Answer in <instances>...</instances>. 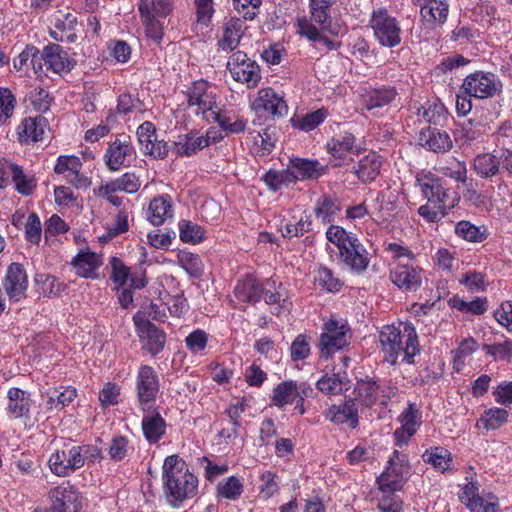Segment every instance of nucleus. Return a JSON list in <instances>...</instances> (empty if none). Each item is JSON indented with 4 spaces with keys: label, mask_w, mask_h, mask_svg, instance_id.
<instances>
[{
    "label": "nucleus",
    "mask_w": 512,
    "mask_h": 512,
    "mask_svg": "<svg viewBox=\"0 0 512 512\" xmlns=\"http://www.w3.org/2000/svg\"><path fill=\"white\" fill-rule=\"evenodd\" d=\"M416 183L428 201L419 207L418 213L429 222L440 220L459 202L458 194L442 178L430 171H419L416 174Z\"/></svg>",
    "instance_id": "1"
},
{
    "label": "nucleus",
    "mask_w": 512,
    "mask_h": 512,
    "mask_svg": "<svg viewBox=\"0 0 512 512\" xmlns=\"http://www.w3.org/2000/svg\"><path fill=\"white\" fill-rule=\"evenodd\" d=\"M379 343L385 361L391 365L396 364L400 355L411 364L420 352L417 332L411 322L399 321L383 326L379 331Z\"/></svg>",
    "instance_id": "2"
},
{
    "label": "nucleus",
    "mask_w": 512,
    "mask_h": 512,
    "mask_svg": "<svg viewBox=\"0 0 512 512\" xmlns=\"http://www.w3.org/2000/svg\"><path fill=\"white\" fill-rule=\"evenodd\" d=\"M162 480L168 503L180 507L187 499L196 496L198 478L189 471L178 455L165 458L162 466Z\"/></svg>",
    "instance_id": "3"
},
{
    "label": "nucleus",
    "mask_w": 512,
    "mask_h": 512,
    "mask_svg": "<svg viewBox=\"0 0 512 512\" xmlns=\"http://www.w3.org/2000/svg\"><path fill=\"white\" fill-rule=\"evenodd\" d=\"M101 458V449L95 445H65L51 453L48 466L55 476L68 477L85 464H95Z\"/></svg>",
    "instance_id": "4"
},
{
    "label": "nucleus",
    "mask_w": 512,
    "mask_h": 512,
    "mask_svg": "<svg viewBox=\"0 0 512 512\" xmlns=\"http://www.w3.org/2000/svg\"><path fill=\"white\" fill-rule=\"evenodd\" d=\"M355 400L366 407L380 405L387 407L389 402L396 397L398 389L389 381H378L373 377L366 376L356 383Z\"/></svg>",
    "instance_id": "5"
},
{
    "label": "nucleus",
    "mask_w": 512,
    "mask_h": 512,
    "mask_svg": "<svg viewBox=\"0 0 512 512\" xmlns=\"http://www.w3.org/2000/svg\"><path fill=\"white\" fill-rule=\"evenodd\" d=\"M223 139L222 131L216 127H209L205 132L193 129L180 134L173 141L171 150L178 156L190 157L202 149L220 142Z\"/></svg>",
    "instance_id": "6"
},
{
    "label": "nucleus",
    "mask_w": 512,
    "mask_h": 512,
    "mask_svg": "<svg viewBox=\"0 0 512 512\" xmlns=\"http://www.w3.org/2000/svg\"><path fill=\"white\" fill-rule=\"evenodd\" d=\"M189 109L206 122H212L219 108L217 95L205 80L195 81L186 92Z\"/></svg>",
    "instance_id": "7"
},
{
    "label": "nucleus",
    "mask_w": 512,
    "mask_h": 512,
    "mask_svg": "<svg viewBox=\"0 0 512 512\" xmlns=\"http://www.w3.org/2000/svg\"><path fill=\"white\" fill-rule=\"evenodd\" d=\"M370 27L380 45L392 48L401 42V27L398 20L385 8L372 11Z\"/></svg>",
    "instance_id": "8"
},
{
    "label": "nucleus",
    "mask_w": 512,
    "mask_h": 512,
    "mask_svg": "<svg viewBox=\"0 0 512 512\" xmlns=\"http://www.w3.org/2000/svg\"><path fill=\"white\" fill-rule=\"evenodd\" d=\"M409 476L410 464L407 454L395 450L389 457L383 472L377 477L376 482L378 488L402 490Z\"/></svg>",
    "instance_id": "9"
},
{
    "label": "nucleus",
    "mask_w": 512,
    "mask_h": 512,
    "mask_svg": "<svg viewBox=\"0 0 512 512\" xmlns=\"http://www.w3.org/2000/svg\"><path fill=\"white\" fill-rule=\"evenodd\" d=\"M350 328L346 321L330 319L324 323L320 335V355L329 358L349 344Z\"/></svg>",
    "instance_id": "10"
},
{
    "label": "nucleus",
    "mask_w": 512,
    "mask_h": 512,
    "mask_svg": "<svg viewBox=\"0 0 512 512\" xmlns=\"http://www.w3.org/2000/svg\"><path fill=\"white\" fill-rule=\"evenodd\" d=\"M250 108L257 117L265 119L283 118L288 114V105L284 96L270 87L257 91Z\"/></svg>",
    "instance_id": "11"
},
{
    "label": "nucleus",
    "mask_w": 512,
    "mask_h": 512,
    "mask_svg": "<svg viewBox=\"0 0 512 512\" xmlns=\"http://www.w3.org/2000/svg\"><path fill=\"white\" fill-rule=\"evenodd\" d=\"M502 83L497 75L491 72L476 71L467 75L461 85L464 93L477 99L493 97L501 91Z\"/></svg>",
    "instance_id": "12"
},
{
    "label": "nucleus",
    "mask_w": 512,
    "mask_h": 512,
    "mask_svg": "<svg viewBox=\"0 0 512 512\" xmlns=\"http://www.w3.org/2000/svg\"><path fill=\"white\" fill-rule=\"evenodd\" d=\"M135 389L139 405L146 412L155 402L160 390V379L153 367L149 365L139 367Z\"/></svg>",
    "instance_id": "13"
},
{
    "label": "nucleus",
    "mask_w": 512,
    "mask_h": 512,
    "mask_svg": "<svg viewBox=\"0 0 512 512\" xmlns=\"http://www.w3.org/2000/svg\"><path fill=\"white\" fill-rule=\"evenodd\" d=\"M227 69L235 81L246 84L248 88H254L260 82L258 64L248 58L244 52H234L228 59Z\"/></svg>",
    "instance_id": "14"
},
{
    "label": "nucleus",
    "mask_w": 512,
    "mask_h": 512,
    "mask_svg": "<svg viewBox=\"0 0 512 512\" xmlns=\"http://www.w3.org/2000/svg\"><path fill=\"white\" fill-rule=\"evenodd\" d=\"M133 322L142 348L152 356L159 354L166 342L165 333L145 319L143 314L136 313L133 316Z\"/></svg>",
    "instance_id": "15"
},
{
    "label": "nucleus",
    "mask_w": 512,
    "mask_h": 512,
    "mask_svg": "<svg viewBox=\"0 0 512 512\" xmlns=\"http://www.w3.org/2000/svg\"><path fill=\"white\" fill-rule=\"evenodd\" d=\"M312 392V387L306 382L282 381L272 391L271 404L283 408L297 399L304 400V398L310 397Z\"/></svg>",
    "instance_id": "16"
},
{
    "label": "nucleus",
    "mask_w": 512,
    "mask_h": 512,
    "mask_svg": "<svg viewBox=\"0 0 512 512\" xmlns=\"http://www.w3.org/2000/svg\"><path fill=\"white\" fill-rule=\"evenodd\" d=\"M3 288L9 300L19 302L26 297L28 276L20 263H11L2 281Z\"/></svg>",
    "instance_id": "17"
},
{
    "label": "nucleus",
    "mask_w": 512,
    "mask_h": 512,
    "mask_svg": "<svg viewBox=\"0 0 512 512\" xmlns=\"http://www.w3.org/2000/svg\"><path fill=\"white\" fill-rule=\"evenodd\" d=\"M423 270L413 263H395L390 271V279L399 289L411 292L422 285Z\"/></svg>",
    "instance_id": "18"
},
{
    "label": "nucleus",
    "mask_w": 512,
    "mask_h": 512,
    "mask_svg": "<svg viewBox=\"0 0 512 512\" xmlns=\"http://www.w3.org/2000/svg\"><path fill=\"white\" fill-rule=\"evenodd\" d=\"M401 426L394 433L396 445H406L422 423V412L416 403H409L398 416Z\"/></svg>",
    "instance_id": "19"
},
{
    "label": "nucleus",
    "mask_w": 512,
    "mask_h": 512,
    "mask_svg": "<svg viewBox=\"0 0 512 512\" xmlns=\"http://www.w3.org/2000/svg\"><path fill=\"white\" fill-rule=\"evenodd\" d=\"M48 498L61 512H79L82 507L80 492L69 482L50 489Z\"/></svg>",
    "instance_id": "20"
},
{
    "label": "nucleus",
    "mask_w": 512,
    "mask_h": 512,
    "mask_svg": "<svg viewBox=\"0 0 512 512\" xmlns=\"http://www.w3.org/2000/svg\"><path fill=\"white\" fill-rule=\"evenodd\" d=\"M137 137L144 154L156 159H163L168 155L169 146L164 140H157L153 123L143 122L137 129Z\"/></svg>",
    "instance_id": "21"
},
{
    "label": "nucleus",
    "mask_w": 512,
    "mask_h": 512,
    "mask_svg": "<svg viewBox=\"0 0 512 512\" xmlns=\"http://www.w3.org/2000/svg\"><path fill=\"white\" fill-rule=\"evenodd\" d=\"M82 169L81 160L73 155L59 156L54 171L64 175L65 179L77 189H87L91 180L80 173Z\"/></svg>",
    "instance_id": "22"
},
{
    "label": "nucleus",
    "mask_w": 512,
    "mask_h": 512,
    "mask_svg": "<svg viewBox=\"0 0 512 512\" xmlns=\"http://www.w3.org/2000/svg\"><path fill=\"white\" fill-rule=\"evenodd\" d=\"M39 60L44 61L46 70L52 73L62 75L70 72L74 67V62L68 56L67 52L57 44L48 45L43 49Z\"/></svg>",
    "instance_id": "23"
},
{
    "label": "nucleus",
    "mask_w": 512,
    "mask_h": 512,
    "mask_svg": "<svg viewBox=\"0 0 512 512\" xmlns=\"http://www.w3.org/2000/svg\"><path fill=\"white\" fill-rule=\"evenodd\" d=\"M72 266L75 274L86 279H99L100 268L103 265L101 254L91 250H81L72 260Z\"/></svg>",
    "instance_id": "24"
},
{
    "label": "nucleus",
    "mask_w": 512,
    "mask_h": 512,
    "mask_svg": "<svg viewBox=\"0 0 512 512\" xmlns=\"http://www.w3.org/2000/svg\"><path fill=\"white\" fill-rule=\"evenodd\" d=\"M327 420L341 425L348 424L352 429L359 424L358 408L354 399H347L339 404L329 406L324 413Z\"/></svg>",
    "instance_id": "25"
},
{
    "label": "nucleus",
    "mask_w": 512,
    "mask_h": 512,
    "mask_svg": "<svg viewBox=\"0 0 512 512\" xmlns=\"http://www.w3.org/2000/svg\"><path fill=\"white\" fill-rule=\"evenodd\" d=\"M52 24L49 35L55 41L66 43L76 41L77 19L73 14L58 12L54 15Z\"/></svg>",
    "instance_id": "26"
},
{
    "label": "nucleus",
    "mask_w": 512,
    "mask_h": 512,
    "mask_svg": "<svg viewBox=\"0 0 512 512\" xmlns=\"http://www.w3.org/2000/svg\"><path fill=\"white\" fill-rule=\"evenodd\" d=\"M420 9V16L431 26H441L448 18L449 4L446 0H414Z\"/></svg>",
    "instance_id": "27"
},
{
    "label": "nucleus",
    "mask_w": 512,
    "mask_h": 512,
    "mask_svg": "<svg viewBox=\"0 0 512 512\" xmlns=\"http://www.w3.org/2000/svg\"><path fill=\"white\" fill-rule=\"evenodd\" d=\"M352 246H348L338 255L340 262L351 271L361 273L369 265V257L366 248L358 238L352 239Z\"/></svg>",
    "instance_id": "28"
},
{
    "label": "nucleus",
    "mask_w": 512,
    "mask_h": 512,
    "mask_svg": "<svg viewBox=\"0 0 512 512\" xmlns=\"http://www.w3.org/2000/svg\"><path fill=\"white\" fill-rule=\"evenodd\" d=\"M326 146L328 153L338 161L335 165H341L349 153H359L356 138L349 132L333 137Z\"/></svg>",
    "instance_id": "29"
},
{
    "label": "nucleus",
    "mask_w": 512,
    "mask_h": 512,
    "mask_svg": "<svg viewBox=\"0 0 512 512\" xmlns=\"http://www.w3.org/2000/svg\"><path fill=\"white\" fill-rule=\"evenodd\" d=\"M174 209L172 199L169 195L163 194L155 197L148 205L146 211L147 220L154 226H159L173 218Z\"/></svg>",
    "instance_id": "30"
},
{
    "label": "nucleus",
    "mask_w": 512,
    "mask_h": 512,
    "mask_svg": "<svg viewBox=\"0 0 512 512\" xmlns=\"http://www.w3.org/2000/svg\"><path fill=\"white\" fill-rule=\"evenodd\" d=\"M134 147L128 140L116 139L107 148L105 163L110 170L116 171L126 165L128 157L134 154Z\"/></svg>",
    "instance_id": "31"
},
{
    "label": "nucleus",
    "mask_w": 512,
    "mask_h": 512,
    "mask_svg": "<svg viewBox=\"0 0 512 512\" xmlns=\"http://www.w3.org/2000/svg\"><path fill=\"white\" fill-rule=\"evenodd\" d=\"M382 158L376 152H369L353 166V173L362 183L375 181L380 173Z\"/></svg>",
    "instance_id": "32"
},
{
    "label": "nucleus",
    "mask_w": 512,
    "mask_h": 512,
    "mask_svg": "<svg viewBox=\"0 0 512 512\" xmlns=\"http://www.w3.org/2000/svg\"><path fill=\"white\" fill-rule=\"evenodd\" d=\"M393 87H383L366 91L362 96L364 108L372 115H378V110L389 105L396 97Z\"/></svg>",
    "instance_id": "33"
},
{
    "label": "nucleus",
    "mask_w": 512,
    "mask_h": 512,
    "mask_svg": "<svg viewBox=\"0 0 512 512\" xmlns=\"http://www.w3.org/2000/svg\"><path fill=\"white\" fill-rule=\"evenodd\" d=\"M472 169L481 179H491L501 172V156L490 152L476 155L472 161Z\"/></svg>",
    "instance_id": "34"
},
{
    "label": "nucleus",
    "mask_w": 512,
    "mask_h": 512,
    "mask_svg": "<svg viewBox=\"0 0 512 512\" xmlns=\"http://www.w3.org/2000/svg\"><path fill=\"white\" fill-rule=\"evenodd\" d=\"M288 167L294 172L295 182L297 180L318 178L325 173V167L318 160L294 158L290 160Z\"/></svg>",
    "instance_id": "35"
},
{
    "label": "nucleus",
    "mask_w": 512,
    "mask_h": 512,
    "mask_svg": "<svg viewBox=\"0 0 512 512\" xmlns=\"http://www.w3.org/2000/svg\"><path fill=\"white\" fill-rule=\"evenodd\" d=\"M268 305H276V309L287 308V293L281 282L268 278L261 283L260 298Z\"/></svg>",
    "instance_id": "36"
},
{
    "label": "nucleus",
    "mask_w": 512,
    "mask_h": 512,
    "mask_svg": "<svg viewBox=\"0 0 512 512\" xmlns=\"http://www.w3.org/2000/svg\"><path fill=\"white\" fill-rule=\"evenodd\" d=\"M420 141L424 148L435 153H446L453 147L450 135L446 131L437 129L422 132Z\"/></svg>",
    "instance_id": "37"
},
{
    "label": "nucleus",
    "mask_w": 512,
    "mask_h": 512,
    "mask_svg": "<svg viewBox=\"0 0 512 512\" xmlns=\"http://www.w3.org/2000/svg\"><path fill=\"white\" fill-rule=\"evenodd\" d=\"M142 431L150 444L157 443L166 432V422L159 412H147L142 419Z\"/></svg>",
    "instance_id": "38"
},
{
    "label": "nucleus",
    "mask_w": 512,
    "mask_h": 512,
    "mask_svg": "<svg viewBox=\"0 0 512 512\" xmlns=\"http://www.w3.org/2000/svg\"><path fill=\"white\" fill-rule=\"evenodd\" d=\"M396 196L389 191H381L377 194L373 214L378 223H387L396 213Z\"/></svg>",
    "instance_id": "39"
},
{
    "label": "nucleus",
    "mask_w": 512,
    "mask_h": 512,
    "mask_svg": "<svg viewBox=\"0 0 512 512\" xmlns=\"http://www.w3.org/2000/svg\"><path fill=\"white\" fill-rule=\"evenodd\" d=\"M8 413L13 418H20L29 414L31 407L30 394L24 390L13 387L8 391Z\"/></svg>",
    "instance_id": "40"
},
{
    "label": "nucleus",
    "mask_w": 512,
    "mask_h": 512,
    "mask_svg": "<svg viewBox=\"0 0 512 512\" xmlns=\"http://www.w3.org/2000/svg\"><path fill=\"white\" fill-rule=\"evenodd\" d=\"M413 109L423 121L434 125L440 124L447 114L444 104L438 99L427 100L421 105L415 103Z\"/></svg>",
    "instance_id": "41"
},
{
    "label": "nucleus",
    "mask_w": 512,
    "mask_h": 512,
    "mask_svg": "<svg viewBox=\"0 0 512 512\" xmlns=\"http://www.w3.org/2000/svg\"><path fill=\"white\" fill-rule=\"evenodd\" d=\"M46 121L42 117L25 118L18 127V135L21 142H37L44 135Z\"/></svg>",
    "instance_id": "42"
},
{
    "label": "nucleus",
    "mask_w": 512,
    "mask_h": 512,
    "mask_svg": "<svg viewBox=\"0 0 512 512\" xmlns=\"http://www.w3.org/2000/svg\"><path fill=\"white\" fill-rule=\"evenodd\" d=\"M140 185L141 182L139 178L134 173L127 172L121 177L107 182L100 188V192L104 196L115 192H126L132 194L138 191Z\"/></svg>",
    "instance_id": "43"
},
{
    "label": "nucleus",
    "mask_w": 512,
    "mask_h": 512,
    "mask_svg": "<svg viewBox=\"0 0 512 512\" xmlns=\"http://www.w3.org/2000/svg\"><path fill=\"white\" fill-rule=\"evenodd\" d=\"M340 203L336 197L322 196L315 205V216L323 224H329L335 221L340 212Z\"/></svg>",
    "instance_id": "44"
},
{
    "label": "nucleus",
    "mask_w": 512,
    "mask_h": 512,
    "mask_svg": "<svg viewBox=\"0 0 512 512\" xmlns=\"http://www.w3.org/2000/svg\"><path fill=\"white\" fill-rule=\"evenodd\" d=\"M243 24V21L237 18H232L225 23L223 36L218 42L222 50H233L238 46L243 33Z\"/></svg>",
    "instance_id": "45"
},
{
    "label": "nucleus",
    "mask_w": 512,
    "mask_h": 512,
    "mask_svg": "<svg viewBox=\"0 0 512 512\" xmlns=\"http://www.w3.org/2000/svg\"><path fill=\"white\" fill-rule=\"evenodd\" d=\"M244 491L243 480L237 476H229L216 486V497L229 501L238 500Z\"/></svg>",
    "instance_id": "46"
},
{
    "label": "nucleus",
    "mask_w": 512,
    "mask_h": 512,
    "mask_svg": "<svg viewBox=\"0 0 512 512\" xmlns=\"http://www.w3.org/2000/svg\"><path fill=\"white\" fill-rule=\"evenodd\" d=\"M9 176H11L12 181L15 184V190L19 194L29 196L34 192L37 185L36 179L33 174L25 173L21 166L13 163Z\"/></svg>",
    "instance_id": "47"
},
{
    "label": "nucleus",
    "mask_w": 512,
    "mask_h": 512,
    "mask_svg": "<svg viewBox=\"0 0 512 512\" xmlns=\"http://www.w3.org/2000/svg\"><path fill=\"white\" fill-rule=\"evenodd\" d=\"M176 263L193 278H200L204 273V263L200 256L188 250H180L176 255Z\"/></svg>",
    "instance_id": "48"
},
{
    "label": "nucleus",
    "mask_w": 512,
    "mask_h": 512,
    "mask_svg": "<svg viewBox=\"0 0 512 512\" xmlns=\"http://www.w3.org/2000/svg\"><path fill=\"white\" fill-rule=\"evenodd\" d=\"M261 283L254 277L239 281L234 289L236 298L242 302L256 303L260 299Z\"/></svg>",
    "instance_id": "49"
},
{
    "label": "nucleus",
    "mask_w": 512,
    "mask_h": 512,
    "mask_svg": "<svg viewBox=\"0 0 512 512\" xmlns=\"http://www.w3.org/2000/svg\"><path fill=\"white\" fill-rule=\"evenodd\" d=\"M423 461L430 464L439 472H445L452 465L451 453L444 447H431L422 455Z\"/></svg>",
    "instance_id": "50"
},
{
    "label": "nucleus",
    "mask_w": 512,
    "mask_h": 512,
    "mask_svg": "<svg viewBox=\"0 0 512 512\" xmlns=\"http://www.w3.org/2000/svg\"><path fill=\"white\" fill-rule=\"evenodd\" d=\"M510 418V413L499 407L486 409L480 416L477 425L485 430H496L505 425Z\"/></svg>",
    "instance_id": "51"
},
{
    "label": "nucleus",
    "mask_w": 512,
    "mask_h": 512,
    "mask_svg": "<svg viewBox=\"0 0 512 512\" xmlns=\"http://www.w3.org/2000/svg\"><path fill=\"white\" fill-rule=\"evenodd\" d=\"M325 235L328 241L327 249L332 250L331 245L335 246L337 248V256L348 246H352V239L357 238L353 233L347 232L343 227L337 225L328 227Z\"/></svg>",
    "instance_id": "52"
},
{
    "label": "nucleus",
    "mask_w": 512,
    "mask_h": 512,
    "mask_svg": "<svg viewBox=\"0 0 512 512\" xmlns=\"http://www.w3.org/2000/svg\"><path fill=\"white\" fill-rule=\"evenodd\" d=\"M455 234L459 238L471 243H480L488 237V231L485 226H476L467 220H461L455 225Z\"/></svg>",
    "instance_id": "53"
},
{
    "label": "nucleus",
    "mask_w": 512,
    "mask_h": 512,
    "mask_svg": "<svg viewBox=\"0 0 512 512\" xmlns=\"http://www.w3.org/2000/svg\"><path fill=\"white\" fill-rule=\"evenodd\" d=\"M262 180L269 188V190L273 192L296 183L294 172H292L289 167L280 171L270 169L262 176Z\"/></svg>",
    "instance_id": "54"
},
{
    "label": "nucleus",
    "mask_w": 512,
    "mask_h": 512,
    "mask_svg": "<svg viewBox=\"0 0 512 512\" xmlns=\"http://www.w3.org/2000/svg\"><path fill=\"white\" fill-rule=\"evenodd\" d=\"M436 170L457 183L464 184L467 181V166L466 163L451 157L445 162H440Z\"/></svg>",
    "instance_id": "55"
},
{
    "label": "nucleus",
    "mask_w": 512,
    "mask_h": 512,
    "mask_svg": "<svg viewBox=\"0 0 512 512\" xmlns=\"http://www.w3.org/2000/svg\"><path fill=\"white\" fill-rule=\"evenodd\" d=\"M399 490L378 488L377 507L380 512H402L403 500L397 495Z\"/></svg>",
    "instance_id": "56"
},
{
    "label": "nucleus",
    "mask_w": 512,
    "mask_h": 512,
    "mask_svg": "<svg viewBox=\"0 0 512 512\" xmlns=\"http://www.w3.org/2000/svg\"><path fill=\"white\" fill-rule=\"evenodd\" d=\"M212 122L219 124L220 128L229 133H241L245 130L247 122L235 113L222 111L220 107L216 111V117Z\"/></svg>",
    "instance_id": "57"
},
{
    "label": "nucleus",
    "mask_w": 512,
    "mask_h": 512,
    "mask_svg": "<svg viewBox=\"0 0 512 512\" xmlns=\"http://www.w3.org/2000/svg\"><path fill=\"white\" fill-rule=\"evenodd\" d=\"M178 228L180 240L184 243L198 244L206 238L205 229L189 220H180Z\"/></svg>",
    "instance_id": "58"
},
{
    "label": "nucleus",
    "mask_w": 512,
    "mask_h": 512,
    "mask_svg": "<svg viewBox=\"0 0 512 512\" xmlns=\"http://www.w3.org/2000/svg\"><path fill=\"white\" fill-rule=\"evenodd\" d=\"M17 99L7 87H0V125H8L15 113Z\"/></svg>",
    "instance_id": "59"
},
{
    "label": "nucleus",
    "mask_w": 512,
    "mask_h": 512,
    "mask_svg": "<svg viewBox=\"0 0 512 512\" xmlns=\"http://www.w3.org/2000/svg\"><path fill=\"white\" fill-rule=\"evenodd\" d=\"M459 283L473 293L484 292L489 285L486 273L476 270H468L463 273Z\"/></svg>",
    "instance_id": "60"
},
{
    "label": "nucleus",
    "mask_w": 512,
    "mask_h": 512,
    "mask_svg": "<svg viewBox=\"0 0 512 512\" xmlns=\"http://www.w3.org/2000/svg\"><path fill=\"white\" fill-rule=\"evenodd\" d=\"M331 5V0H310L311 17L322 29H327L331 24Z\"/></svg>",
    "instance_id": "61"
},
{
    "label": "nucleus",
    "mask_w": 512,
    "mask_h": 512,
    "mask_svg": "<svg viewBox=\"0 0 512 512\" xmlns=\"http://www.w3.org/2000/svg\"><path fill=\"white\" fill-rule=\"evenodd\" d=\"M138 10L140 13L166 18L173 10V2L172 0H140Z\"/></svg>",
    "instance_id": "62"
},
{
    "label": "nucleus",
    "mask_w": 512,
    "mask_h": 512,
    "mask_svg": "<svg viewBox=\"0 0 512 512\" xmlns=\"http://www.w3.org/2000/svg\"><path fill=\"white\" fill-rule=\"evenodd\" d=\"M317 388L327 395H338L348 389L344 378L337 374H326L316 383Z\"/></svg>",
    "instance_id": "63"
},
{
    "label": "nucleus",
    "mask_w": 512,
    "mask_h": 512,
    "mask_svg": "<svg viewBox=\"0 0 512 512\" xmlns=\"http://www.w3.org/2000/svg\"><path fill=\"white\" fill-rule=\"evenodd\" d=\"M35 282L44 296H59L66 288L63 282L46 273L37 274Z\"/></svg>",
    "instance_id": "64"
}]
</instances>
